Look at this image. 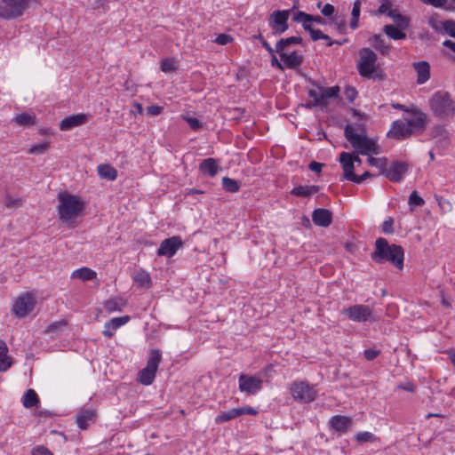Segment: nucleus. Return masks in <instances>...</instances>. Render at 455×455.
I'll return each instance as SVG.
<instances>
[{"mask_svg": "<svg viewBox=\"0 0 455 455\" xmlns=\"http://www.w3.org/2000/svg\"><path fill=\"white\" fill-rule=\"evenodd\" d=\"M371 258L377 264L389 262L398 269H403L404 250L401 245L389 244L386 238L379 237L375 241V249Z\"/></svg>", "mask_w": 455, "mask_h": 455, "instance_id": "f257e3e1", "label": "nucleus"}, {"mask_svg": "<svg viewBox=\"0 0 455 455\" xmlns=\"http://www.w3.org/2000/svg\"><path fill=\"white\" fill-rule=\"evenodd\" d=\"M427 124V116H408L393 122L387 136L396 140H405L413 133L422 132Z\"/></svg>", "mask_w": 455, "mask_h": 455, "instance_id": "f03ea898", "label": "nucleus"}, {"mask_svg": "<svg viewBox=\"0 0 455 455\" xmlns=\"http://www.w3.org/2000/svg\"><path fill=\"white\" fill-rule=\"evenodd\" d=\"M58 199L60 203L58 206L60 219L65 223L70 224L73 222L84 210V204L76 196L60 193Z\"/></svg>", "mask_w": 455, "mask_h": 455, "instance_id": "7ed1b4c3", "label": "nucleus"}, {"mask_svg": "<svg viewBox=\"0 0 455 455\" xmlns=\"http://www.w3.org/2000/svg\"><path fill=\"white\" fill-rule=\"evenodd\" d=\"M38 0H0V19L16 20L21 17L31 3Z\"/></svg>", "mask_w": 455, "mask_h": 455, "instance_id": "20e7f679", "label": "nucleus"}, {"mask_svg": "<svg viewBox=\"0 0 455 455\" xmlns=\"http://www.w3.org/2000/svg\"><path fill=\"white\" fill-rule=\"evenodd\" d=\"M162 361V352L158 348L149 351L147 365L139 372L138 380L145 386L151 385L156 378L159 363Z\"/></svg>", "mask_w": 455, "mask_h": 455, "instance_id": "39448f33", "label": "nucleus"}, {"mask_svg": "<svg viewBox=\"0 0 455 455\" xmlns=\"http://www.w3.org/2000/svg\"><path fill=\"white\" fill-rule=\"evenodd\" d=\"M347 140L351 144L357 154H380V148L377 143V140L368 138L367 133L360 136L349 134Z\"/></svg>", "mask_w": 455, "mask_h": 455, "instance_id": "423d86ee", "label": "nucleus"}, {"mask_svg": "<svg viewBox=\"0 0 455 455\" xmlns=\"http://www.w3.org/2000/svg\"><path fill=\"white\" fill-rule=\"evenodd\" d=\"M430 109L434 114H451L454 112V103L448 92L438 91L429 100Z\"/></svg>", "mask_w": 455, "mask_h": 455, "instance_id": "0eeeda50", "label": "nucleus"}, {"mask_svg": "<svg viewBox=\"0 0 455 455\" xmlns=\"http://www.w3.org/2000/svg\"><path fill=\"white\" fill-rule=\"evenodd\" d=\"M357 63L359 74L363 77H371L376 71L377 54L370 48L364 47L359 52Z\"/></svg>", "mask_w": 455, "mask_h": 455, "instance_id": "6e6552de", "label": "nucleus"}, {"mask_svg": "<svg viewBox=\"0 0 455 455\" xmlns=\"http://www.w3.org/2000/svg\"><path fill=\"white\" fill-rule=\"evenodd\" d=\"M341 314L353 322L363 323L375 321L372 309L367 305L356 304L345 307L342 309Z\"/></svg>", "mask_w": 455, "mask_h": 455, "instance_id": "1a4fd4ad", "label": "nucleus"}, {"mask_svg": "<svg viewBox=\"0 0 455 455\" xmlns=\"http://www.w3.org/2000/svg\"><path fill=\"white\" fill-rule=\"evenodd\" d=\"M291 396L302 403L313 402L317 395L315 386L306 381H294L290 388Z\"/></svg>", "mask_w": 455, "mask_h": 455, "instance_id": "9d476101", "label": "nucleus"}, {"mask_svg": "<svg viewBox=\"0 0 455 455\" xmlns=\"http://www.w3.org/2000/svg\"><path fill=\"white\" fill-rule=\"evenodd\" d=\"M339 93V87L337 85L328 88L314 85L308 91V95L315 105H325L329 99L338 97Z\"/></svg>", "mask_w": 455, "mask_h": 455, "instance_id": "9b49d317", "label": "nucleus"}, {"mask_svg": "<svg viewBox=\"0 0 455 455\" xmlns=\"http://www.w3.org/2000/svg\"><path fill=\"white\" fill-rule=\"evenodd\" d=\"M290 14L291 10H278L270 14L268 23L274 35H282L288 29Z\"/></svg>", "mask_w": 455, "mask_h": 455, "instance_id": "f8f14e48", "label": "nucleus"}, {"mask_svg": "<svg viewBox=\"0 0 455 455\" xmlns=\"http://www.w3.org/2000/svg\"><path fill=\"white\" fill-rule=\"evenodd\" d=\"M35 305L36 299L31 293L22 294L16 299L12 306V313L19 318L26 317L33 311Z\"/></svg>", "mask_w": 455, "mask_h": 455, "instance_id": "ddd939ff", "label": "nucleus"}, {"mask_svg": "<svg viewBox=\"0 0 455 455\" xmlns=\"http://www.w3.org/2000/svg\"><path fill=\"white\" fill-rule=\"evenodd\" d=\"M392 4L389 0H381V4L376 11L377 15L387 14L390 17L398 27L407 28L409 26V20L405 16L393 10Z\"/></svg>", "mask_w": 455, "mask_h": 455, "instance_id": "4468645a", "label": "nucleus"}, {"mask_svg": "<svg viewBox=\"0 0 455 455\" xmlns=\"http://www.w3.org/2000/svg\"><path fill=\"white\" fill-rule=\"evenodd\" d=\"M239 390L248 395H254L262 388L263 380L259 376L241 374L239 376Z\"/></svg>", "mask_w": 455, "mask_h": 455, "instance_id": "2eb2a0df", "label": "nucleus"}, {"mask_svg": "<svg viewBox=\"0 0 455 455\" xmlns=\"http://www.w3.org/2000/svg\"><path fill=\"white\" fill-rule=\"evenodd\" d=\"M409 170V164L403 161H394L389 166L387 165L384 176L392 182H400Z\"/></svg>", "mask_w": 455, "mask_h": 455, "instance_id": "dca6fc26", "label": "nucleus"}, {"mask_svg": "<svg viewBox=\"0 0 455 455\" xmlns=\"http://www.w3.org/2000/svg\"><path fill=\"white\" fill-rule=\"evenodd\" d=\"M183 242L180 236L174 235L170 238L164 239L157 250L158 256L172 257L177 251L182 247Z\"/></svg>", "mask_w": 455, "mask_h": 455, "instance_id": "f3484780", "label": "nucleus"}, {"mask_svg": "<svg viewBox=\"0 0 455 455\" xmlns=\"http://www.w3.org/2000/svg\"><path fill=\"white\" fill-rule=\"evenodd\" d=\"M329 425L332 430L339 434L348 432L352 426L353 420L350 417L343 415H335L329 420Z\"/></svg>", "mask_w": 455, "mask_h": 455, "instance_id": "a211bd4d", "label": "nucleus"}, {"mask_svg": "<svg viewBox=\"0 0 455 455\" xmlns=\"http://www.w3.org/2000/svg\"><path fill=\"white\" fill-rule=\"evenodd\" d=\"M277 52L280 55L281 61L283 63L285 68L289 69H295L303 62V56L296 51H292L289 53L286 50H283L282 52Z\"/></svg>", "mask_w": 455, "mask_h": 455, "instance_id": "6ab92c4d", "label": "nucleus"}, {"mask_svg": "<svg viewBox=\"0 0 455 455\" xmlns=\"http://www.w3.org/2000/svg\"><path fill=\"white\" fill-rule=\"evenodd\" d=\"M339 163L341 164L344 171V174L343 177L341 178V180H347L350 181L355 175L353 155L347 152H342L339 155Z\"/></svg>", "mask_w": 455, "mask_h": 455, "instance_id": "aec40b11", "label": "nucleus"}, {"mask_svg": "<svg viewBox=\"0 0 455 455\" xmlns=\"http://www.w3.org/2000/svg\"><path fill=\"white\" fill-rule=\"evenodd\" d=\"M312 220L316 226L327 228L332 222V212L323 208L315 209L312 213Z\"/></svg>", "mask_w": 455, "mask_h": 455, "instance_id": "412c9836", "label": "nucleus"}, {"mask_svg": "<svg viewBox=\"0 0 455 455\" xmlns=\"http://www.w3.org/2000/svg\"><path fill=\"white\" fill-rule=\"evenodd\" d=\"M359 118L355 123L347 124L344 129L345 138L347 140V136L349 134H354L355 136L363 135L366 132L365 130V122L367 116H357Z\"/></svg>", "mask_w": 455, "mask_h": 455, "instance_id": "4be33fe9", "label": "nucleus"}, {"mask_svg": "<svg viewBox=\"0 0 455 455\" xmlns=\"http://www.w3.org/2000/svg\"><path fill=\"white\" fill-rule=\"evenodd\" d=\"M129 320L130 317L128 315L112 318L110 321L104 324V330L102 331L103 335L108 338L113 337L115 331L121 326L127 323Z\"/></svg>", "mask_w": 455, "mask_h": 455, "instance_id": "5701e85b", "label": "nucleus"}, {"mask_svg": "<svg viewBox=\"0 0 455 455\" xmlns=\"http://www.w3.org/2000/svg\"><path fill=\"white\" fill-rule=\"evenodd\" d=\"M413 68L417 73V84H423L430 78V65L427 61H419L413 63Z\"/></svg>", "mask_w": 455, "mask_h": 455, "instance_id": "b1692460", "label": "nucleus"}, {"mask_svg": "<svg viewBox=\"0 0 455 455\" xmlns=\"http://www.w3.org/2000/svg\"><path fill=\"white\" fill-rule=\"evenodd\" d=\"M88 116H68L60 124V129L68 131L74 127L79 126L88 120Z\"/></svg>", "mask_w": 455, "mask_h": 455, "instance_id": "393cba45", "label": "nucleus"}, {"mask_svg": "<svg viewBox=\"0 0 455 455\" xmlns=\"http://www.w3.org/2000/svg\"><path fill=\"white\" fill-rule=\"evenodd\" d=\"M293 20L295 22L301 23V25L306 24H312L313 22H315L319 25H324L326 23L325 20L320 16V15H311L308 13H306L302 11H299L293 17Z\"/></svg>", "mask_w": 455, "mask_h": 455, "instance_id": "a878e982", "label": "nucleus"}, {"mask_svg": "<svg viewBox=\"0 0 455 455\" xmlns=\"http://www.w3.org/2000/svg\"><path fill=\"white\" fill-rule=\"evenodd\" d=\"M7 353L6 343L0 339V371H6L12 366V359L7 355Z\"/></svg>", "mask_w": 455, "mask_h": 455, "instance_id": "bb28decb", "label": "nucleus"}, {"mask_svg": "<svg viewBox=\"0 0 455 455\" xmlns=\"http://www.w3.org/2000/svg\"><path fill=\"white\" fill-rule=\"evenodd\" d=\"M199 168L203 173L208 174L211 177H214L219 171L217 162L213 158H207L203 160Z\"/></svg>", "mask_w": 455, "mask_h": 455, "instance_id": "cd10ccee", "label": "nucleus"}, {"mask_svg": "<svg viewBox=\"0 0 455 455\" xmlns=\"http://www.w3.org/2000/svg\"><path fill=\"white\" fill-rule=\"evenodd\" d=\"M320 190L319 186L311 185V186H298L292 188L291 194L296 196L307 197L315 193H317Z\"/></svg>", "mask_w": 455, "mask_h": 455, "instance_id": "c85d7f7f", "label": "nucleus"}, {"mask_svg": "<svg viewBox=\"0 0 455 455\" xmlns=\"http://www.w3.org/2000/svg\"><path fill=\"white\" fill-rule=\"evenodd\" d=\"M403 28L400 27H395L394 25L388 24L385 25L383 28L384 33L393 40H403L406 38V34L403 31Z\"/></svg>", "mask_w": 455, "mask_h": 455, "instance_id": "c756f323", "label": "nucleus"}, {"mask_svg": "<svg viewBox=\"0 0 455 455\" xmlns=\"http://www.w3.org/2000/svg\"><path fill=\"white\" fill-rule=\"evenodd\" d=\"M95 412L92 410H83L76 416V424L80 429H86L89 421L92 420Z\"/></svg>", "mask_w": 455, "mask_h": 455, "instance_id": "7c9ffc66", "label": "nucleus"}, {"mask_svg": "<svg viewBox=\"0 0 455 455\" xmlns=\"http://www.w3.org/2000/svg\"><path fill=\"white\" fill-rule=\"evenodd\" d=\"M98 173L100 178L108 180H115L117 178V171L108 164L99 165Z\"/></svg>", "mask_w": 455, "mask_h": 455, "instance_id": "2f4dec72", "label": "nucleus"}, {"mask_svg": "<svg viewBox=\"0 0 455 455\" xmlns=\"http://www.w3.org/2000/svg\"><path fill=\"white\" fill-rule=\"evenodd\" d=\"M239 416H241V411L239 410H237V408H233L227 411H222L220 414H218L215 418V422L217 424H220L223 422L229 421V420L235 419Z\"/></svg>", "mask_w": 455, "mask_h": 455, "instance_id": "473e14b6", "label": "nucleus"}, {"mask_svg": "<svg viewBox=\"0 0 455 455\" xmlns=\"http://www.w3.org/2000/svg\"><path fill=\"white\" fill-rule=\"evenodd\" d=\"M39 403L38 396L35 390L28 389L23 395V406L25 408H32L37 406Z\"/></svg>", "mask_w": 455, "mask_h": 455, "instance_id": "72a5a7b5", "label": "nucleus"}, {"mask_svg": "<svg viewBox=\"0 0 455 455\" xmlns=\"http://www.w3.org/2000/svg\"><path fill=\"white\" fill-rule=\"evenodd\" d=\"M302 42L300 36H290L284 39H280L275 44V52H282L291 44H299Z\"/></svg>", "mask_w": 455, "mask_h": 455, "instance_id": "f704fd0d", "label": "nucleus"}, {"mask_svg": "<svg viewBox=\"0 0 455 455\" xmlns=\"http://www.w3.org/2000/svg\"><path fill=\"white\" fill-rule=\"evenodd\" d=\"M95 276H96L95 271H93L88 267H82L77 270H75L71 275L72 278H78L83 281L92 280Z\"/></svg>", "mask_w": 455, "mask_h": 455, "instance_id": "c9c22d12", "label": "nucleus"}, {"mask_svg": "<svg viewBox=\"0 0 455 455\" xmlns=\"http://www.w3.org/2000/svg\"><path fill=\"white\" fill-rule=\"evenodd\" d=\"M361 13V3L356 0L353 4L352 13H351V20H350V28L355 30L359 26V17Z\"/></svg>", "mask_w": 455, "mask_h": 455, "instance_id": "e433bc0d", "label": "nucleus"}, {"mask_svg": "<svg viewBox=\"0 0 455 455\" xmlns=\"http://www.w3.org/2000/svg\"><path fill=\"white\" fill-rule=\"evenodd\" d=\"M371 44L376 50L380 52L381 54H388L390 51V46L384 42L381 36L374 35L371 39Z\"/></svg>", "mask_w": 455, "mask_h": 455, "instance_id": "4c0bfd02", "label": "nucleus"}, {"mask_svg": "<svg viewBox=\"0 0 455 455\" xmlns=\"http://www.w3.org/2000/svg\"><path fill=\"white\" fill-rule=\"evenodd\" d=\"M178 68V61L173 58H166L161 60L160 68L164 73H171L176 71Z\"/></svg>", "mask_w": 455, "mask_h": 455, "instance_id": "58836bf2", "label": "nucleus"}, {"mask_svg": "<svg viewBox=\"0 0 455 455\" xmlns=\"http://www.w3.org/2000/svg\"><path fill=\"white\" fill-rule=\"evenodd\" d=\"M303 28L310 34V37L313 41L319 39H329V36L323 34L320 29L314 28L312 24L302 25Z\"/></svg>", "mask_w": 455, "mask_h": 455, "instance_id": "ea45409f", "label": "nucleus"}, {"mask_svg": "<svg viewBox=\"0 0 455 455\" xmlns=\"http://www.w3.org/2000/svg\"><path fill=\"white\" fill-rule=\"evenodd\" d=\"M222 186L226 191L230 193H235L240 188L239 182L228 177H224L222 179Z\"/></svg>", "mask_w": 455, "mask_h": 455, "instance_id": "a19ab883", "label": "nucleus"}, {"mask_svg": "<svg viewBox=\"0 0 455 455\" xmlns=\"http://www.w3.org/2000/svg\"><path fill=\"white\" fill-rule=\"evenodd\" d=\"M368 163L370 165L378 168L380 171V173L384 176V171H386L387 159L386 157L376 158L370 156L368 158Z\"/></svg>", "mask_w": 455, "mask_h": 455, "instance_id": "79ce46f5", "label": "nucleus"}, {"mask_svg": "<svg viewBox=\"0 0 455 455\" xmlns=\"http://www.w3.org/2000/svg\"><path fill=\"white\" fill-rule=\"evenodd\" d=\"M377 437L374 434L371 433V432H368V431H363V432H359L357 433L355 435V440L358 443H374L377 441Z\"/></svg>", "mask_w": 455, "mask_h": 455, "instance_id": "37998d69", "label": "nucleus"}, {"mask_svg": "<svg viewBox=\"0 0 455 455\" xmlns=\"http://www.w3.org/2000/svg\"><path fill=\"white\" fill-rule=\"evenodd\" d=\"M332 22L339 34H345L347 29V21L345 15H336L332 18Z\"/></svg>", "mask_w": 455, "mask_h": 455, "instance_id": "c03bdc74", "label": "nucleus"}, {"mask_svg": "<svg viewBox=\"0 0 455 455\" xmlns=\"http://www.w3.org/2000/svg\"><path fill=\"white\" fill-rule=\"evenodd\" d=\"M134 281L141 287L148 286L151 279L149 275L143 271H138L134 275Z\"/></svg>", "mask_w": 455, "mask_h": 455, "instance_id": "a18cd8bd", "label": "nucleus"}, {"mask_svg": "<svg viewBox=\"0 0 455 455\" xmlns=\"http://www.w3.org/2000/svg\"><path fill=\"white\" fill-rule=\"evenodd\" d=\"M431 135L433 138L438 139L439 141H446L450 138L449 132L443 126H435L433 129Z\"/></svg>", "mask_w": 455, "mask_h": 455, "instance_id": "49530a36", "label": "nucleus"}, {"mask_svg": "<svg viewBox=\"0 0 455 455\" xmlns=\"http://www.w3.org/2000/svg\"><path fill=\"white\" fill-rule=\"evenodd\" d=\"M12 121L18 125L29 127L35 124V116H15Z\"/></svg>", "mask_w": 455, "mask_h": 455, "instance_id": "de8ad7c7", "label": "nucleus"}, {"mask_svg": "<svg viewBox=\"0 0 455 455\" xmlns=\"http://www.w3.org/2000/svg\"><path fill=\"white\" fill-rule=\"evenodd\" d=\"M429 27L437 33H442L443 21L439 20L437 13L431 15L427 21Z\"/></svg>", "mask_w": 455, "mask_h": 455, "instance_id": "09e8293b", "label": "nucleus"}, {"mask_svg": "<svg viewBox=\"0 0 455 455\" xmlns=\"http://www.w3.org/2000/svg\"><path fill=\"white\" fill-rule=\"evenodd\" d=\"M104 308L108 312L121 311L122 304L116 299H110L104 303Z\"/></svg>", "mask_w": 455, "mask_h": 455, "instance_id": "8fccbe9b", "label": "nucleus"}, {"mask_svg": "<svg viewBox=\"0 0 455 455\" xmlns=\"http://www.w3.org/2000/svg\"><path fill=\"white\" fill-rule=\"evenodd\" d=\"M49 142L44 141L39 144H35L30 147L28 149L29 154H35V155H42L44 154L49 148Z\"/></svg>", "mask_w": 455, "mask_h": 455, "instance_id": "3c124183", "label": "nucleus"}, {"mask_svg": "<svg viewBox=\"0 0 455 455\" xmlns=\"http://www.w3.org/2000/svg\"><path fill=\"white\" fill-rule=\"evenodd\" d=\"M67 325L66 321L60 320L51 323L45 330V333L59 334L60 330Z\"/></svg>", "mask_w": 455, "mask_h": 455, "instance_id": "603ef678", "label": "nucleus"}, {"mask_svg": "<svg viewBox=\"0 0 455 455\" xmlns=\"http://www.w3.org/2000/svg\"><path fill=\"white\" fill-rule=\"evenodd\" d=\"M442 33H445L455 38V21L453 20L443 21Z\"/></svg>", "mask_w": 455, "mask_h": 455, "instance_id": "864d4df0", "label": "nucleus"}, {"mask_svg": "<svg viewBox=\"0 0 455 455\" xmlns=\"http://www.w3.org/2000/svg\"><path fill=\"white\" fill-rule=\"evenodd\" d=\"M409 205L412 209L414 206H422L425 201L419 196L416 191H413L409 196Z\"/></svg>", "mask_w": 455, "mask_h": 455, "instance_id": "5fc2aeb1", "label": "nucleus"}, {"mask_svg": "<svg viewBox=\"0 0 455 455\" xmlns=\"http://www.w3.org/2000/svg\"><path fill=\"white\" fill-rule=\"evenodd\" d=\"M232 41V36L228 34H219L214 40V42L220 45H227L230 44Z\"/></svg>", "mask_w": 455, "mask_h": 455, "instance_id": "6e6d98bb", "label": "nucleus"}, {"mask_svg": "<svg viewBox=\"0 0 455 455\" xmlns=\"http://www.w3.org/2000/svg\"><path fill=\"white\" fill-rule=\"evenodd\" d=\"M184 117L194 131H198L202 127V124L197 118L190 116H184Z\"/></svg>", "mask_w": 455, "mask_h": 455, "instance_id": "4d7b16f0", "label": "nucleus"}, {"mask_svg": "<svg viewBox=\"0 0 455 455\" xmlns=\"http://www.w3.org/2000/svg\"><path fill=\"white\" fill-rule=\"evenodd\" d=\"M393 224H394L393 219L388 218L381 225L382 231L385 234H393L394 233Z\"/></svg>", "mask_w": 455, "mask_h": 455, "instance_id": "13d9d810", "label": "nucleus"}, {"mask_svg": "<svg viewBox=\"0 0 455 455\" xmlns=\"http://www.w3.org/2000/svg\"><path fill=\"white\" fill-rule=\"evenodd\" d=\"M344 95L346 99L351 102L356 98L357 91L354 87L347 86L345 88Z\"/></svg>", "mask_w": 455, "mask_h": 455, "instance_id": "bf43d9fd", "label": "nucleus"}, {"mask_svg": "<svg viewBox=\"0 0 455 455\" xmlns=\"http://www.w3.org/2000/svg\"><path fill=\"white\" fill-rule=\"evenodd\" d=\"M379 354H380V350H377V349L369 348V349H366L363 351L364 358L368 361L374 360Z\"/></svg>", "mask_w": 455, "mask_h": 455, "instance_id": "052dcab7", "label": "nucleus"}, {"mask_svg": "<svg viewBox=\"0 0 455 455\" xmlns=\"http://www.w3.org/2000/svg\"><path fill=\"white\" fill-rule=\"evenodd\" d=\"M373 175L369 172H365L364 173H363L362 175H354V177L351 179L350 181L354 182V183H356V184H360L362 183L363 180H365L366 179L368 178H371L372 177Z\"/></svg>", "mask_w": 455, "mask_h": 455, "instance_id": "680f3d73", "label": "nucleus"}, {"mask_svg": "<svg viewBox=\"0 0 455 455\" xmlns=\"http://www.w3.org/2000/svg\"><path fill=\"white\" fill-rule=\"evenodd\" d=\"M321 12L325 17H331V16H332L334 14L335 8L331 4H325L323 5V7L322 8Z\"/></svg>", "mask_w": 455, "mask_h": 455, "instance_id": "e2e57ef3", "label": "nucleus"}, {"mask_svg": "<svg viewBox=\"0 0 455 455\" xmlns=\"http://www.w3.org/2000/svg\"><path fill=\"white\" fill-rule=\"evenodd\" d=\"M424 4L432 5L435 8L444 7L447 0H421Z\"/></svg>", "mask_w": 455, "mask_h": 455, "instance_id": "0e129e2a", "label": "nucleus"}, {"mask_svg": "<svg viewBox=\"0 0 455 455\" xmlns=\"http://www.w3.org/2000/svg\"><path fill=\"white\" fill-rule=\"evenodd\" d=\"M32 455H53V454L46 447L37 446L32 450Z\"/></svg>", "mask_w": 455, "mask_h": 455, "instance_id": "69168bd1", "label": "nucleus"}, {"mask_svg": "<svg viewBox=\"0 0 455 455\" xmlns=\"http://www.w3.org/2000/svg\"><path fill=\"white\" fill-rule=\"evenodd\" d=\"M241 411V415L249 414V415H256L258 411L251 406H243L237 408Z\"/></svg>", "mask_w": 455, "mask_h": 455, "instance_id": "338daca9", "label": "nucleus"}, {"mask_svg": "<svg viewBox=\"0 0 455 455\" xmlns=\"http://www.w3.org/2000/svg\"><path fill=\"white\" fill-rule=\"evenodd\" d=\"M323 164H321V163H317V162H311L309 164V169L312 171V172H317V173H320L322 172V169H323Z\"/></svg>", "mask_w": 455, "mask_h": 455, "instance_id": "774afa93", "label": "nucleus"}]
</instances>
